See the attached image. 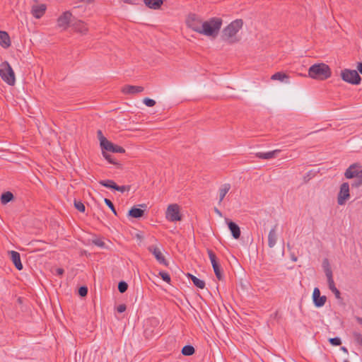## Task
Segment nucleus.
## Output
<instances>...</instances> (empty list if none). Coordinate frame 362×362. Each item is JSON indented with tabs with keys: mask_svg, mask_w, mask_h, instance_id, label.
Wrapping results in <instances>:
<instances>
[{
	"mask_svg": "<svg viewBox=\"0 0 362 362\" xmlns=\"http://www.w3.org/2000/svg\"><path fill=\"white\" fill-rule=\"evenodd\" d=\"M243 21L242 19H236L232 21L222 30L221 39L229 44H233L239 41L236 34L242 28Z\"/></svg>",
	"mask_w": 362,
	"mask_h": 362,
	"instance_id": "f257e3e1",
	"label": "nucleus"
},
{
	"mask_svg": "<svg viewBox=\"0 0 362 362\" xmlns=\"http://www.w3.org/2000/svg\"><path fill=\"white\" fill-rule=\"evenodd\" d=\"M223 21L220 18H211L208 21H204L202 25L199 34L206 36L216 37L221 28Z\"/></svg>",
	"mask_w": 362,
	"mask_h": 362,
	"instance_id": "f03ea898",
	"label": "nucleus"
},
{
	"mask_svg": "<svg viewBox=\"0 0 362 362\" xmlns=\"http://www.w3.org/2000/svg\"><path fill=\"white\" fill-rule=\"evenodd\" d=\"M332 71L329 66L324 63L315 64L308 69V76L317 80H325L329 78Z\"/></svg>",
	"mask_w": 362,
	"mask_h": 362,
	"instance_id": "7ed1b4c3",
	"label": "nucleus"
},
{
	"mask_svg": "<svg viewBox=\"0 0 362 362\" xmlns=\"http://www.w3.org/2000/svg\"><path fill=\"white\" fill-rule=\"evenodd\" d=\"M0 76L2 80L10 86L16 82L15 74L9 63L6 61L0 64Z\"/></svg>",
	"mask_w": 362,
	"mask_h": 362,
	"instance_id": "20e7f679",
	"label": "nucleus"
},
{
	"mask_svg": "<svg viewBox=\"0 0 362 362\" xmlns=\"http://www.w3.org/2000/svg\"><path fill=\"white\" fill-rule=\"evenodd\" d=\"M341 78L351 84L358 85L361 81V78L356 70L344 69L341 72Z\"/></svg>",
	"mask_w": 362,
	"mask_h": 362,
	"instance_id": "39448f33",
	"label": "nucleus"
},
{
	"mask_svg": "<svg viewBox=\"0 0 362 362\" xmlns=\"http://www.w3.org/2000/svg\"><path fill=\"white\" fill-rule=\"evenodd\" d=\"M165 218L171 222L182 220V215L180 212V206L177 204H170L165 212Z\"/></svg>",
	"mask_w": 362,
	"mask_h": 362,
	"instance_id": "423d86ee",
	"label": "nucleus"
},
{
	"mask_svg": "<svg viewBox=\"0 0 362 362\" xmlns=\"http://www.w3.org/2000/svg\"><path fill=\"white\" fill-rule=\"evenodd\" d=\"M72 18V12L69 11L63 12L57 18V27L61 28L62 30H66L70 25L71 23L73 22Z\"/></svg>",
	"mask_w": 362,
	"mask_h": 362,
	"instance_id": "0eeeda50",
	"label": "nucleus"
},
{
	"mask_svg": "<svg viewBox=\"0 0 362 362\" xmlns=\"http://www.w3.org/2000/svg\"><path fill=\"white\" fill-rule=\"evenodd\" d=\"M186 23L188 28L199 33L203 21L197 15L191 13L188 16L186 20Z\"/></svg>",
	"mask_w": 362,
	"mask_h": 362,
	"instance_id": "6e6552de",
	"label": "nucleus"
},
{
	"mask_svg": "<svg viewBox=\"0 0 362 362\" xmlns=\"http://www.w3.org/2000/svg\"><path fill=\"white\" fill-rule=\"evenodd\" d=\"M207 252H208L209 257L210 259V261H211V265H212V267H213V269H214V272L215 273L216 278L219 281L223 280V276L222 271L221 269V265L218 262V259H217V257H216L215 253L211 250H208Z\"/></svg>",
	"mask_w": 362,
	"mask_h": 362,
	"instance_id": "1a4fd4ad",
	"label": "nucleus"
},
{
	"mask_svg": "<svg viewBox=\"0 0 362 362\" xmlns=\"http://www.w3.org/2000/svg\"><path fill=\"white\" fill-rule=\"evenodd\" d=\"M349 198V185L348 182H343L337 195V203L339 205H344Z\"/></svg>",
	"mask_w": 362,
	"mask_h": 362,
	"instance_id": "9d476101",
	"label": "nucleus"
},
{
	"mask_svg": "<svg viewBox=\"0 0 362 362\" xmlns=\"http://www.w3.org/2000/svg\"><path fill=\"white\" fill-rule=\"evenodd\" d=\"M102 149L112 153H123L125 152V149L123 147L114 144L107 139H103L102 141Z\"/></svg>",
	"mask_w": 362,
	"mask_h": 362,
	"instance_id": "9b49d317",
	"label": "nucleus"
},
{
	"mask_svg": "<svg viewBox=\"0 0 362 362\" xmlns=\"http://www.w3.org/2000/svg\"><path fill=\"white\" fill-rule=\"evenodd\" d=\"M361 165L359 163H355L349 165L344 173V177L346 179L358 178V171Z\"/></svg>",
	"mask_w": 362,
	"mask_h": 362,
	"instance_id": "f8f14e48",
	"label": "nucleus"
},
{
	"mask_svg": "<svg viewBox=\"0 0 362 362\" xmlns=\"http://www.w3.org/2000/svg\"><path fill=\"white\" fill-rule=\"evenodd\" d=\"M313 300L315 307L320 308L325 304L327 297L325 296H321L320 289L316 287L313 290Z\"/></svg>",
	"mask_w": 362,
	"mask_h": 362,
	"instance_id": "ddd939ff",
	"label": "nucleus"
},
{
	"mask_svg": "<svg viewBox=\"0 0 362 362\" xmlns=\"http://www.w3.org/2000/svg\"><path fill=\"white\" fill-rule=\"evenodd\" d=\"M326 276L327 279V283L329 288L333 292L335 295L336 298L339 299L340 297V291L335 286V284L333 279L332 271H329V269L326 271Z\"/></svg>",
	"mask_w": 362,
	"mask_h": 362,
	"instance_id": "4468645a",
	"label": "nucleus"
},
{
	"mask_svg": "<svg viewBox=\"0 0 362 362\" xmlns=\"http://www.w3.org/2000/svg\"><path fill=\"white\" fill-rule=\"evenodd\" d=\"M148 250L154 255L155 258L160 264L165 266L168 265L166 259L158 247L154 245H151L148 247Z\"/></svg>",
	"mask_w": 362,
	"mask_h": 362,
	"instance_id": "2eb2a0df",
	"label": "nucleus"
},
{
	"mask_svg": "<svg viewBox=\"0 0 362 362\" xmlns=\"http://www.w3.org/2000/svg\"><path fill=\"white\" fill-rule=\"evenodd\" d=\"M226 222L233 238L238 239L241 234L240 228L238 225L228 218H226Z\"/></svg>",
	"mask_w": 362,
	"mask_h": 362,
	"instance_id": "dca6fc26",
	"label": "nucleus"
},
{
	"mask_svg": "<svg viewBox=\"0 0 362 362\" xmlns=\"http://www.w3.org/2000/svg\"><path fill=\"white\" fill-rule=\"evenodd\" d=\"M71 25L76 32L80 33L83 35L86 34L88 30L86 24L81 20L73 21Z\"/></svg>",
	"mask_w": 362,
	"mask_h": 362,
	"instance_id": "f3484780",
	"label": "nucleus"
},
{
	"mask_svg": "<svg viewBox=\"0 0 362 362\" xmlns=\"http://www.w3.org/2000/svg\"><path fill=\"white\" fill-rule=\"evenodd\" d=\"M144 88L143 86L126 85L122 88V92L124 94L134 95L141 93L144 91Z\"/></svg>",
	"mask_w": 362,
	"mask_h": 362,
	"instance_id": "a211bd4d",
	"label": "nucleus"
},
{
	"mask_svg": "<svg viewBox=\"0 0 362 362\" xmlns=\"http://www.w3.org/2000/svg\"><path fill=\"white\" fill-rule=\"evenodd\" d=\"M10 257L16 268L19 271L22 270L23 266V264L21 263L20 253L16 251L12 250L10 252Z\"/></svg>",
	"mask_w": 362,
	"mask_h": 362,
	"instance_id": "6ab92c4d",
	"label": "nucleus"
},
{
	"mask_svg": "<svg viewBox=\"0 0 362 362\" xmlns=\"http://www.w3.org/2000/svg\"><path fill=\"white\" fill-rule=\"evenodd\" d=\"M280 151V150L276 149L267 153L258 152L256 153L255 156L260 159L269 160L276 157Z\"/></svg>",
	"mask_w": 362,
	"mask_h": 362,
	"instance_id": "aec40b11",
	"label": "nucleus"
},
{
	"mask_svg": "<svg viewBox=\"0 0 362 362\" xmlns=\"http://www.w3.org/2000/svg\"><path fill=\"white\" fill-rule=\"evenodd\" d=\"M46 11V6L45 4H40L39 6H34L32 8L31 13L33 16L36 18H40Z\"/></svg>",
	"mask_w": 362,
	"mask_h": 362,
	"instance_id": "412c9836",
	"label": "nucleus"
},
{
	"mask_svg": "<svg viewBox=\"0 0 362 362\" xmlns=\"http://www.w3.org/2000/svg\"><path fill=\"white\" fill-rule=\"evenodd\" d=\"M0 45L5 49L11 46V39L6 31H0Z\"/></svg>",
	"mask_w": 362,
	"mask_h": 362,
	"instance_id": "4be33fe9",
	"label": "nucleus"
},
{
	"mask_svg": "<svg viewBox=\"0 0 362 362\" xmlns=\"http://www.w3.org/2000/svg\"><path fill=\"white\" fill-rule=\"evenodd\" d=\"M144 3L148 8L157 10L160 8L163 4V0H144Z\"/></svg>",
	"mask_w": 362,
	"mask_h": 362,
	"instance_id": "5701e85b",
	"label": "nucleus"
},
{
	"mask_svg": "<svg viewBox=\"0 0 362 362\" xmlns=\"http://www.w3.org/2000/svg\"><path fill=\"white\" fill-rule=\"evenodd\" d=\"M276 226H274L269 231L268 235V245L269 247H273L277 240V235L276 233Z\"/></svg>",
	"mask_w": 362,
	"mask_h": 362,
	"instance_id": "b1692460",
	"label": "nucleus"
},
{
	"mask_svg": "<svg viewBox=\"0 0 362 362\" xmlns=\"http://www.w3.org/2000/svg\"><path fill=\"white\" fill-rule=\"evenodd\" d=\"M128 215L132 218H139L144 215V210L133 206L128 212Z\"/></svg>",
	"mask_w": 362,
	"mask_h": 362,
	"instance_id": "393cba45",
	"label": "nucleus"
},
{
	"mask_svg": "<svg viewBox=\"0 0 362 362\" xmlns=\"http://www.w3.org/2000/svg\"><path fill=\"white\" fill-rule=\"evenodd\" d=\"M186 275L189 279L192 280L194 285L197 288L203 289L205 287V282L203 280L198 279L197 277L189 273H187Z\"/></svg>",
	"mask_w": 362,
	"mask_h": 362,
	"instance_id": "a878e982",
	"label": "nucleus"
},
{
	"mask_svg": "<svg viewBox=\"0 0 362 362\" xmlns=\"http://www.w3.org/2000/svg\"><path fill=\"white\" fill-rule=\"evenodd\" d=\"M230 189V185L229 183H226L221 185L219 189V201L218 203L221 204L225 196L228 192Z\"/></svg>",
	"mask_w": 362,
	"mask_h": 362,
	"instance_id": "bb28decb",
	"label": "nucleus"
},
{
	"mask_svg": "<svg viewBox=\"0 0 362 362\" xmlns=\"http://www.w3.org/2000/svg\"><path fill=\"white\" fill-rule=\"evenodd\" d=\"M14 199V196L11 192H4L1 196V202L3 204H6Z\"/></svg>",
	"mask_w": 362,
	"mask_h": 362,
	"instance_id": "cd10ccee",
	"label": "nucleus"
},
{
	"mask_svg": "<svg viewBox=\"0 0 362 362\" xmlns=\"http://www.w3.org/2000/svg\"><path fill=\"white\" fill-rule=\"evenodd\" d=\"M195 349L192 345H185L181 351L182 355L186 356H192L194 354Z\"/></svg>",
	"mask_w": 362,
	"mask_h": 362,
	"instance_id": "c85d7f7f",
	"label": "nucleus"
},
{
	"mask_svg": "<svg viewBox=\"0 0 362 362\" xmlns=\"http://www.w3.org/2000/svg\"><path fill=\"white\" fill-rule=\"evenodd\" d=\"M99 184L109 189H115L116 183L112 180H102L99 181Z\"/></svg>",
	"mask_w": 362,
	"mask_h": 362,
	"instance_id": "c756f323",
	"label": "nucleus"
},
{
	"mask_svg": "<svg viewBox=\"0 0 362 362\" xmlns=\"http://www.w3.org/2000/svg\"><path fill=\"white\" fill-rule=\"evenodd\" d=\"M288 78V77L286 74L279 71V72H276L274 74H273L271 77V79L283 81L284 80V78Z\"/></svg>",
	"mask_w": 362,
	"mask_h": 362,
	"instance_id": "7c9ffc66",
	"label": "nucleus"
},
{
	"mask_svg": "<svg viewBox=\"0 0 362 362\" xmlns=\"http://www.w3.org/2000/svg\"><path fill=\"white\" fill-rule=\"evenodd\" d=\"M92 243L100 248H104L106 246L105 242L100 238H93L92 240Z\"/></svg>",
	"mask_w": 362,
	"mask_h": 362,
	"instance_id": "2f4dec72",
	"label": "nucleus"
},
{
	"mask_svg": "<svg viewBox=\"0 0 362 362\" xmlns=\"http://www.w3.org/2000/svg\"><path fill=\"white\" fill-rule=\"evenodd\" d=\"M117 288H118V291L121 293H124L128 289V284L127 282H125L124 281H121L119 282Z\"/></svg>",
	"mask_w": 362,
	"mask_h": 362,
	"instance_id": "473e14b6",
	"label": "nucleus"
},
{
	"mask_svg": "<svg viewBox=\"0 0 362 362\" xmlns=\"http://www.w3.org/2000/svg\"><path fill=\"white\" fill-rule=\"evenodd\" d=\"M74 206L75 208L79 211L80 212H85L86 207L85 205L81 202L74 201Z\"/></svg>",
	"mask_w": 362,
	"mask_h": 362,
	"instance_id": "72a5a7b5",
	"label": "nucleus"
},
{
	"mask_svg": "<svg viewBox=\"0 0 362 362\" xmlns=\"http://www.w3.org/2000/svg\"><path fill=\"white\" fill-rule=\"evenodd\" d=\"M159 276L161 277V279L164 281L170 284V276L168 273H167L165 272H163V271H161V272H159Z\"/></svg>",
	"mask_w": 362,
	"mask_h": 362,
	"instance_id": "f704fd0d",
	"label": "nucleus"
},
{
	"mask_svg": "<svg viewBox=\"0 0 362 362\" xmlns=\"http://www.w3.org/2000/svg\"><path fill=\"white\" fill-rule=\"evenodd\" d=\"M130 188H131L130 185L119 186L116 184L115 190L119 191V192L123 193L126 191H129Z\"/></svg>",
	"mask_w": 362,
	"mask_h": 362,
	"instance_id": "c9c22d12",
	"label": "nucleus"
},
{
	"mask_svg": "<svg viewBox=\"0 0 362 362\" xmlns=\"http://www.w3.org/2000/svg\"><path fill=\"white\" fill-rule=\"evenodd\" d=\"M329 342L332 346H340L341 344V340L339 337L329 338Z\"/></svg>",
	"mask_w": 362,
	"mask_h": 362,
	"instance_id": "e433bc0d",
	"label": "nucleus"
},
{
	"mask_svg": "<svg viewBox=\"0 0 362 362\" xmlns=\"http://www.w3.org/2000/svg\"><path fill=\"white\" fill-rule=\"evenodd\" d=\"M104 202H105V204L111 209V211L115 215H117V211L115 210V206H114L113 203L111 202V200H110L109 199L105 198L104 199Z\"/></svg>",
	"mask_w": 362,
	"mask_h": 362,
	"instance_id": "4c0bfd02",
	"label": "nucleus"
},
{
	"mask_svg": "<svg viewBox=\"0 0 362 362\" xmlns=\"http://www.w3.org/2000/svg\"><path fill=\"white\" fill-rule=\"evenodd\" d=\"M103 155L105 157V158L108 160L110 163L117 165L118 163L116 162L115 159L112 158V156L108 154L107 153L103 152Z\"/></svg>",
	"mask_w": 362,
	"mask_h": 362,
	"instance_id": "58836bf2",
	"label": "nucleus"
},
{
	"mask_svg": "<svg viewBox=\"0 0 362 362\" xmlns=\"http://www.w3.org/2000/svg\"><path fill=\"white\" fill-rule=\"evenodd\" d=\"M88 294V288L85 286H81L78 288V295L81 297H85Z\"/></svg>",
	"mask_w": 362,
	"mask_h": 362,
	"instance_id": "ea45409f",
	"label": "nucleus"
},
{
	"mask_svg": "<svg viewBox=\"0 0 362 362\" xmlns=\"http://www.w3.org/2000/svg\"><path fill=\"white\" fill-rule=\"evenodd\" d=\"M144 103L148 107H153L156 105V101L153 99L146 98L144 99Z\"/></svg>",
	"mask_w": 362,
	"mask_h": 362,
	"instance_id": "a19ab883",
	"label": "nucleus"
},
{
	"mask_svg": "<svg viewBox=\"0 0 362 362\" xmlns=\"http://www.w3.org/2000/svg\"><path fill=\"white\" fill-rule=\"evenodd\" d=\"M322 266H323L324 271H325V274H326L327 269H329V271H332V269L330 267V265H329V261H328L327 259H325L323 260Z\"/></svg>",
	"mask_w": 362,
	"mask_h": 362,
	"instance_id": "79ce46f5",
	"label": "nucleus"
},
{
	"mask_svg": "<svg viewBox=\"0 0 362 362\" xmlns=\"http://www.w3.org/2000/svg\"><path fill=\"white\" fill-rule=\"evenodd\" d=\"M97 135H98V138L100 141V146L102 147V141L103 139H107L103 136L101 130H98Z\"/></svg>",
	"mask_w": 362,
	"mask_h": 362,
	"instance_id": "37998d69",
	"label": "nucleus"
},
{
	"mask_svg": "<svg viewBox=\"0 0 362 362\" xmlns=\"http://www.w3.org/2000/svg\"><path fill=\"white\" fill-rule=\"evenodd\" d=\"M123 1L129 4L138 5L140 4L141 0H123Z\"/></svg>",
	"mask_w": 362,
	"mask_h": 362,
	"instance_id": "c03bdc74",
	"label": "nucleus"
},
{
	"mask_svg": "<svg viewBox=\"0 0 362 362\" xmlns=\"http://www.w3.org/2000/svg\"><path fill=\"white\" fill-rule=\"evenodd\" d=\"M126 309H127V306L124 304H120L117 308V312L120 313L124 312L126 310Z\"/></svg>",
	"mask_w": 362,
	"mask_h": 362,
	"instance_id": "a18cd8bd",
	"label": "nucleus"
},
{
	"mask_svg": "<svg viewBox=\"0 0 362 362\" xmlns=\"http://www.w3.org/2000/svg\"><path fill=\"white\" fill-rule=\"evenodd\" d=\"M362 185V180H360V179H356V180L352 183V187H359Z\"/></svg>",
	"mask_w": 362,
	"mask_h": 362,
	"instance_id": "49530a36",
	"label": "nucleus"
},
{
	"mask_svg": "<svg viewBox=\"0 0 362 362\" xmlns=\"http://www.w3.org/2000/svg\"><path fill=\"white\" fill-rule=\"evenodd\" d=\"M356 339L362 345V334L356 333L354 334Z\"/></svg>",
	"mask_w": 362,
	"mask_h": 362,
	"instance_id": "de8ad7c7",
	"label": "nucleus"
},
{
	"mask_svg": "<svg viewBox=\"0 0 362 362\" xmlns=\"http://www.w3.org/2000/svg\"><path fill=\"white\" fill-rule=\"evenodd\" d=\"M64 273V270L62 268H57L56 269V274L58 276H62Z\"/></svg>",
	"mask_w": 362,
	"mask_h": 362,
	"instance_id": "09e8293b",
	"label": "nucleus"
},
{
	"mask_svg": "<svg viewBox=\"0 0 362 362\" xmlns=\"http://www.w3.org/2000/svg\"><path fill=\"white\" fill-rule=\"evenodd\" d=\"M77 9H80L83 12H84L86 11V8L83 6H75L73 8V11L77 10Z\"/></svg>",
	"mask_w": 362,
	"mask_h": 362,
	"instance_id": "8fccbe9b",
	"label": "nucleus"
},
{
	"mask_svg": "<svg viewBox=\"0 0 362 362\" xmlns=\"http://www.w3.org/2000/svg\"><path fill=\"white\" fill-rule=\"evenodd\" d=\"M357 70L360 74H362V62H358Z\"/></svg>",
	"mask_w": 362,
	"mask_h": 362,
	"instance_id": "3c124183",
	"label": "nucleus"
},
{
	"mask_svg": "<svg viewBox=\"0 0 362 362\" xmlns=\"http://www.w3.org/2000/svg\"><path fill=\"white\" fill-rule=\"evenodd\" d=\"M358 178L357 179H360L362 180V167L360 168L359 169V171H358Z\"/></svg>",
	"mask_w": 362,
	"mask_h": 362,
	"instance_id": "603ef678",
	"label": "nucleus"
},
{
	"mask_svg": "<svg viewBox=\"0 0 362 362\" xmlns=\"http://www.w3.org/2000/svg\"><path fill=\"white\" fill-rule=\"evenodd\" d=\"M214 211L216 214H218L219 216H222V213L220 210H218L217 208H214Z\"/></svg>",
	"mask_w": 362,
	"mask_h": 362,
	"instance_id": "864d4df0",
	"label": "nucleus"
},
{
	"mask_svg": "<svg viewBox=\"0 0 362 362\" xmlns=\"http://www.w3.org/2000/svg\"><path fill=\"white\" fill-rule=\"evenodd\" d=\"M79 2H86V3H90L92 2L93 0H77Z\"/></svg>",
	"mask_w": 362,
	"mask_h": 362,
	"instance_id": "5fc2aeb1",
	"label": "nucleus"
},
{
	"mask_svg": "<svg viewBox=\"0 0 362 362\" xmlns=\"http://www.w3.org/2000/svg\"><path fill=\"white\" fill-rule=\"evenodd\" d=\"M341 350L345 353H348V349L345 346H341Z\"/></svg>",
	"mask_w": 362,
	"mask_h": 362,
	"instance_id": "6e6d98bb",
	"label": "nucleus"
},
{
	"mask_svg": "<svg viewBox=\"0 0 362 362\" xmlns=\"http://www.w3.org/2000/svg\"><path fill=\"white\" fill-rule=\"evenodd\" d=\"M356 320H357V322H358L360 325H362V318H361V317H358L356 318Z\"/></svg>",
	"mask_w": 362,
	"mask_h": 362,
	"instance_id": "4d7b16f0",
	"label": "nucleus"
},
{
	"mask_svg": "<svg viewBox=\"0 0 362 362\" xmlns=\"http://www.w3.org/2000/svg\"><path fill=\"white\" fill-rule=\"evenodd\" d=\"M139 206H141V207H146V205L145 204H141Z\"/></svg>",
	"mask_w": 362,
	"mask_h": 362,
	"instance_id": "13d9d810",
	"label": "nucleus"
},
{
	"mask_svg": "<svg viewBox=\"0 0 362 362\" xmlns=\"http://www.w3.org/2000/svg\"><path fill=\"white\" fill-rule=\"evenodd\" d=\"M18 300L19 303H21V298H18Z\"/></svg>",
	"mask_w": 362,
	"mask_h": 362,
	"instance_id": "bf43d9fd",
	"label": "nucleus"
},
{
	"mask_svg": "<svg viewBox=\"0 0 362 362\" xmlns=\"http://www.w3.org/2000/svg\"><path fill=\"white\" fill-rule=\"evenodd\" d=\"M293 261H297V257H294V259H293Z\"/></svg>",
	"mask_w": 362,
	"mask_h": 362,
	"instance_id": "052dcab7",
	"label": "nucleus"
},
{
	"mask_svg": "<svg viewBox=\"0 0 362 362\" xmlns=\"http://www.w3.org/2000/svg\"><path fill=\"white\" fill-rule=\"evenodd\" d=\"M344 362H349V361H348L347 360H345Z\"/></svg>",
	"mask_w": 362,
	"mask_h": 362,
	"instance_id": "680f3d73",
	"label": "nucleus"
}]
</instances>
